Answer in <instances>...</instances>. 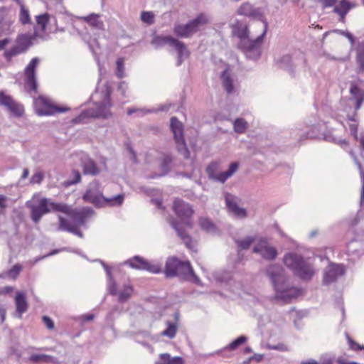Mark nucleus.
I'll use <instances>...</instances> for the list:
<instances>
[{
    "label": "nucleus",
    "mask_w": 364,
    "mask_h": 364,
    "mask_svg": "<svg viewBox=\"0 0 364 364\" xmlns=\"http://www.w3.org/2000/svg\"><path fill=\"white\" fill-rule=\"evenodd\" d=\"M275 290V299L284 303H289L291 299L297 297L300 290L290 286L287 282V277L283 268L277 264H271L266 269Z\"/></svg>",
    "instance_id": "1"
},
{
    "label": "nucleus",
    "mask_w": 364,
    "mask_h": 364,
    "mask_svg": "<svg viewBox=\"0 0 364 364\" xmlns=\"http://www.w3.org/2000/svg\"><path fill=\"white\" fill-rule=\"evenodd\" d=\"M284 263L293 271L294 275L303 281H310L315 274L313 264L298 254L293 252L286 254Z\"/></svg>",
    "instance_id": "2"
},
{
    "label": "nucleus",
    "mask_w": 364,
    "mask_h": 364,
    "mask_svg": "<svg viewBox=\"0 0 364 364\" xmlns=\"http://www.w3.org/2000/svg\"><path fill=\"white\" fill-rule=\"evenodd\" d=\"M112 89L109 85L105 86L103 101L96 104L95 107L82 112L77 117L73 119L75 124L83 122L86 118H104L107 119L112 116L109 111L112 104L111 102Z\"/></svg>",
    "instance_id": "3"
},
{
    "label": "nucleus",
    "mask_w": 364,
    "mask_h": 364,
    "mask_svg": "<svg viewBox=\"0 0 364 364\" xmlns=\"http://www.w3.org/2000/svg\"><path fill=\"white\" fill-rule=\"evenodd\" d=\"M151 43L156 49H159L165 45L173 47L178 53L176 66H180L183 60L189 56V51L185 43L171 36H156L153 38Z\"/></svg>",
    "instance_id": "4"
},
{
    "label": "nucleus",
    "mask_w": 364,
    "mask_h": 364,
    "mask_svg": "<svg viewBox=\"0 0 364 364\" xmlns=\"http://www.w3.org/2000/svg\"><path fill=\"white\" fill-rule=\"evenodd\" d=\"M267 28L268 23L265 22L262 32L258 37L254 40L250 38L239 42L238 48L245 54L247 58L255 61L260 58L262 54L261 47L267 33Z\"/></svg>",
    "instance_id": "5"
},
{
    "label": "nucleus",
    "mask_w": 364,
    "mask_h": 364,
    "mask_svg": "<svg viewBox=\"0 0 364 364\" xmlns=\"http://www.w3.org/2000/svg\"><path fill=\"white\" fill-rule=\"evenodd\" d=\"M31 218L35 223H38L42 216L50 212H65L67 205L65 203H55L49 198H42L38 205H31Z\"/></svg>",
    "instance_id": "6"
},
{
    "label": "nucleus",
    "mask_w": 364,
    "mask_h": 364,
    "mask_svg": "<svg viewBox=\"0 0 364 364\" xmlns=\"http://www.w3.org/2000/svg\"><path fill=\"white\" fill-rule=\"evenodd\" d=\"M208 21L206 16L200 14L186 24L176 26L173 30L174 33L180 38H188L196 33L199 28L206 24Z\"/></svg>",
    "instance_id": "7"
},
{
    "label": "nucleus",
    "mask_w": 364,
    "mask_h": 364,
    "mask_svg": "<svg viewBox=\"0 0 364 364\" xmlns=\"http://www.w3.org/2000/svg\"><path fill=\"white\" fill-rule=\"evenodd\" d=\"M173 209L176 215L183 221L186 226L190 228L193 227L191 218L194 213V210L189 203L177 198L173 202Z\"/></svg>",
    "instance_id": "8"
},
{
    "label": "nucleus",
    "mask_w": 364,
    "mask_h": 364,
    "mask_svg": "<svg viewBox=\"0 0 364 364\" xmlns=\"http://www.w3.org/2000/svg\"><path fill=\"white\" fill-rule=\"evenodd\" d=\"M104 198L102 186L100 183L95 180L89 184L86 192L82 196L85 201L92 203L97 208L103 205Z\"/></svg>",
    "instance_id": "9"
},
{
    "label": "nucleus",
    "mask_w": 364,
    "mask_h": 364,
    "mask_svg": "<svg viewBox=\"0 0 364 364\" xmlns=\"http://www.w3.org/2000/svg\"><path fill=\"white\" fill-rule=\"evenodd\" d=\"M132 269L145 270L153 274H158L162 272L161 265L149 262L148 260L140 256H134L125 262Z\"/></svg>",
    "instance_id": "10"
},
{
    "label": "nucleus",
    "mask_w": 364,
    "mask_h": 364,
    "mask_svg": "<svg viewBox=\"0 0 364 364\" xmlns=\"http://www.w3.org/2000/svg\"><path fill=\"white\" fill-rule=\"evenodd\" d=\"M63 213L67 214L73 220V223H71V225L80 226L85 225L87 219L94 214V210L89 207L80 210L71 209L67 205V210Z\"/></svg>",
    "instance_id": "11"
},
{
    "label": "nucleus",
    "mask_w": 364,
    "mask_h": 364,
    "mask_svg": "<svg viewBox=\"0 0 364 364\" xmlns=\"http://www.w3.org/2000/svg\"><path fill=\"white\" fill-rule=\"evenodd\" d=\"M36 104L42 106V108L37 109V113L40 116L53 115L57 112H65L70 109L68 107L55 105L43 96L38 97Z\"/></svg>",
    "instance_id": "12"
},
{
    "label": "nucleus",
    "mask_w": 364,
    "mask_h": 364,
    "mask_svg": "<svg viewBox=\"0 0 364 364\" xmlns=\"http://www.w3.org/2000/svg\"><path fill=\"white\" fill-rule=\"evenodd\" d=\"M345 268L343 264H338L331 262L324 269L323 276V284L328 285L337 281L344 275Z\"/></svg>",
    "instance_id": "13"
},
{
    "label": "nucleus",
    "mask_w": 364,
    "mask_h": 364,
    "mask_svg": "<svg viewBox=\"0 0 364 364\" xmlns=\"http://www.w3.org/2000/svg\"><path fill=\"white\" fill-rule=\"evenodd\" d=\"M39 63L38 58H33L25 68V83L26 87L31 91H37L36 68Z\"/></svg>",
    "instance_id": "14"
},
{
    "label": "nucleus",
    "mask_w": 364,
    "mask_h": 364,
    "mask_svg": "<svg viewBox=\"0 0 364 364\" xmlns=\"http://www.w3.org/2000/svg\"><path fill=\"white\" fill-rule=\"evenodd\" d=\"M237 14L259 21L262 23V27L264 26V23L267 22L264 16L262 9L254 8L253 6L248 2L243 3L240 6L237 10Z\"/></svg>",
    "instance_id": "15"
},
{
    "label": "nucleus",
    "mask_w": 364,
    "mask_h": 364,
    "mask_svg": "<svg viewBox=\"0 0 364 364\" xmlns=\"http://www.w3.org/2000/svg\"><path fill=\"white\" fill-rule=\"evenodd\" d=\"M239 200L238 197L230 193H225V201L228 210L239 218H245L247 215V211L245 208L238 206Z\"/></svg>",
    "instance_id": "16"
},
{
    "label": "nucleus",
    "mask_w": 364,
    "mask_h": 364,
    "mask_svg": "<svg viewBox=\"0 0 364 364\" xmlns=\"http://www.w3.org/2000/svg\"><path fill=\"white\" fill-rule=\"evenodd\" d=\"M0 105L6 107L16 117H21L23 114V107L17 103L10 96L5 95L4 92H0Z\"/></svg>",
    "instance_id": "17"
},
{
    "label": "nucleus",
    "mask_w": 364,
    "mask_h": 364,
    "mask_svg": "<svg viewBox=\"0 0 364 364\" xmlns=\"http://www.w3.org/2000/svg\"><path fill=\"white\" fill-rule=\"evenodd\" d=\"M176 277H180L184 279H190L197 284H199L200 282V279L195 274L189 262L180 260V265L178 267Z\"/></svg>",
    "instance_id": "18"
},
{
    "label": "nucleus",
    "mask_w": 364,
    "mask_h": 364,
    "mask_svg": "<svg viewBox=\"0 0 364 364\" xmlns=\"http://www.w3.org/2000/svg\"><path fill=\"white\" fill-rule=\"evenodd\" d=\"M39 36L35 31L33 34H22L18 36L16 40V46L22 51L25 53L28 48L34 44V41Z\"/></svg>",
    "instance_id": "19"
},
{
    "label": "nucleus",
    "mask_w": 364,
    "mask_h": 364,
    "mask_svg": "<svg viewBox=\"0 0 364 364\" xmlns=\"http://www.w3.org/2000/svg\"><path fill=\"white\" fill-rule=\"evenodd\" d=\"M168 223L171 226L176 230L178 236L183 241L185 245L191 248L192 239L191 236L181 227V224L175 218L170 217Z\"/></svg>",
    "instance_id": "20"
},
{
    "label": "nucleus",
    "mask_w": 364,
    "mask_h": 364,
    "mask_svg": "<svg viewBox=\"0 0 364 364\" xmlns=\"http://www.w3.org/2000/svg\"><path fill=\"white\" fill-rule=\"evenodd\" d=\"M350 93L352 100H355V109L358 110L364 102V91L355 82L350 83Z\"/></svg>",
    "instance_id": "21"
},
{
    "label": "nucleus",
    "mask_w": 364,
    "mask_h": 364,
    "mask_svg": "<svg viewBox=\"0 0 364 364\" xmlns=\"http://www.w3.org/2000/svg\"><path fill=\"white\" fill-rule=\"evenodd\" d=\"M59 228L58 229L63 231H67L68 232L73 233L77 236H78L80 238H82L84 235L78 229L79 226L76 225H71V223L66 218L59 215Z\"/></svg>",
    "instance_id": "22"
},
{
    "label": "nucleus",
    "mask_w": 364,
    "mask_h": 364,
    "mask_svg": "<svg viewBox=\"0 0 364 364\" xmlns=\"http://www.w3.org/2000/svg\"><path fill=\"white\" fill-rule=\"evenodd\" d=\"M15 303L16 306L17 317L21 318L22 314L28 310V302L25 293L18 291L15 296Z\"/></svg>",
    "instance_id": "23"
},
{
    "label": "nucleus",
    "mask_w": 364,
    "mask_h": 364,
    "mask_svg": "<svg viewBox=\"0 0 364 364\" xmlns=\"http://www.w3.org/2000/svg\"><path fill=\"white\" fill-rule=\"evenodd\" d=\"M178 265H180V259L176 257L168 258L164 270L166 277L168 278L176 277Z\"/></svg>",
    "instance_id": "24"
},
{
    "label": "nucleus",
    "mask_w": 364,
    "mask_h": 364,
    "mask_svg": "<svg viewBox=\"0 0 364 364\" xmlns=\"http://www.w3.org/2000/svg\"><path fill=\"white\" fill-rule=\"evenodd\" d=\"M277 64L279 68L288 71L290 74H293L294 72L296 63L290 55H284L282 56L277 60Z\"/></svg>",
    "instance_id": "25"
},
{
    "label": "nucleus",
    "mask_w": 364,
    "mask_h": 364,
    "mask_svg": "<svg viewBox=\"0 0 364 364\" xmlns=\"http://www.w3.org/2000/svg\"><path fill=\"white\" fill-rule=\"evenodd\" d=\"M171 130L173 134L174 140L184 138L183 125L176 117H172L170 119Z\"/></svg>",
    "instance_id": "26"
},
{
    "label": "nucleus",
    "mask_w": 364,
    "mask_h": 364,
    "mask_svg": "<svg viewBox=\"0 0 364 364\" xmlns=\"http://www.w3.org/2000/svg\"><path fill=\"white\" fill-rule=\"evenodd\" d=\"M97 261L100 262V264L104 267L107 277L108 278V289L109 291V294L112 295H116L117 294V283L113 279L112 272H111V268L107 266L105 262L102 260L97 259Z\"/></svg>",
    "instance_id": "27"
},
{
    "label": "nucleus",
    "mask_w": 364,
    "mask_h": 364,
    "mask_svg": "<svg viewBox=\"0 0 364 364\" xmlns=\"http://www.w3.org/2000/svg\"><path fill=\"white\" fill-rule=\"evenodd\" d=\"M198 224L200 228L210 234L216 235L218 233V229L215 223L208 218L201 217L199 218Z\"/></svg>",
    "instance_id": "28"
},
{
    "label": "nucleus",
    "mask_w": 364,
    "mask_h": 364,
    "mask_svg": "<svg viewBox=\"0 0 364 364\" xmlns=\"http://www.w3.org/2000/svg\"><path fill=\"white\" fill-rule=\"evenodd\" d=\"M155 364H184L183 359L179 356L171 357L169 353H161Z\"/></svg>",
    "instance_id": "29"
},
{
    "label": "nucleus",
    "mask_w": 364,
    "mask_h": 364,
    "mask_svg": "<svg viewBox=\"0 0 364 364\" xmlns=\"http://www.w3.org/2000/svg\"><path fill=\"white\" fill-rule=\"evenodd\" d=\"M232 32L240 39V41L250 39V32L247 25L237 23L233 26Z\"/></svg>",
    "instance_id": "30"
},
{
    "label": "nucleus",
    "mask_w": 364,
    "mask_h": 364,
    "mask_svg": "<svg viewBox=\"0 0 364 364\" xmlns=\"http://www.w3.org/2000/svg\"><path fill=\"white\" fill-rule=\"evenodd\" d=\"M357 73L364 72V41L359 42L356 48Z\"/></svg>",
    "instance_id": "31"
},
{
    "label": "nucleus",
    "mask_w": 364,
    "mask_h": 364,
    "mask_svg": "<svg viewBox=\"0 0 364 364\" xmlns=\"http://www.w3.org/2000/svg\"><path fill=\"white\" fill-rule=\"evenodd\" d=\"M82 171L85 175L92 176H96L100 172L95 162L90 159H85L82 161Z\"/></svg>",
    "instance_id": "32"
},
{
    "label": "nucleus",
    "mask_w": 364,
    "mask_h": 364,
    "mask_svg": "<svg viewBox=\"0 0 364 364\" xmlns=\"http://www.w3.org/2000/svg\"><path fill=\"white\" fill-rule=\"evenodd\" d=\"M218 164L217 162H211L206 168V173L208 178L214 181L220 182V173H218Z\"/></svg>",
    "instance_id": "33"
},
{
    "label": "nucleus",
    "mask_w": 364,
    "mask_h": 364,
    "mask_svg": "<svg viewBox=\"0 0 364 364\" xmlns=\"http://www.w3.org/2000/svg\"><path fill=\"white\" fill-rule=\"evenodd\" d=\"M223 85L227 93L231 94L234 90L233 81L228 70H225L221 74Z\"/></svg>",
    "instance_id": "34"
},
{
    "label": "nucleus",
    "mask_w": 364,
    "mask_h": 364,
    "mask_svg": "<svg viewBox=\"0 0 364 364\" xmlns=\"http://www.w3.org/2000/svg\"><path fill=\"white\" fill-rule=\"evenodd\" d=\"M172 163V159L170 156H165L161 162L160 164V169L161 173L159 175H155L153 176H151V178H154L155 177H160L166 175L170 169H171V165Z\"/></svg>",
    "instance_id": "35"
},
{
    "label": "nucleus",
    "mask_w": 364,
    "mask_h": 364,
    "mask_svg": "<svg viewBox=\"0 0 364 364\" xmlns=\"http://www.w3.org/2000/svg\"><path fill=\"white\" fill-rule=\"evenodd\" d=\"M100 16L95 14H91L90 15L84 17V20L87 22L92 27L98 29L103 30L104 29V23L102 21L99 19Z\"/></svg>",
    "instance_id": "36"
},
{
    "label": "nucleus",
    "mask_w": 364,
    "mask_h": 364,
    "mask_svg": "<svg viewBox=\"0 0 364 364\" xmlns=\"http://www.w3.org/2000/svg\"><path fill=\"white\" fill-rule=\"evenodd\" d=\"M55 358L46 354H33L29 357V360L33 363H55Z\"/></svg>",
    "instance_id": "37"
},
{
    "label": "nucleus",
    "mask_w": 364,
    "mask_h": 364,
    "mask_svg": "<svg viewBox=\"0 0 364 364\" xmlns=\"http://www.w3.org/2000/svg\"><path fill=\"white\" fill-rule=\"evenodd\" d=\"M350 9V3L346 0H341L339 4L334 7L333 11L338 14L341 18H343Z\"/></svg>",
    "instance_id": "38"
},
{
    "label": "nucleus",
    "mask_w": 364,
    "mask_h": 364,
    "mask_svg": "<svg viewBox=\"0 0 364 364\" xmlns=\"http://www.w3.org/2000/svg\"><path fill=\"white\" fill-rule=\"evenodd\" d=\"M239 164L237 162H232L227 171L220 172V182L225 183L238 168Z\"/></svg>",
    "instance_id": "39"
},
{
    "label": "nucleus",
    "mask_w": 364,
    "mask_h": 364,
    "mask_svg": "<svg viewBox=\"0 0 364 364\" xmlns=\"http://www.w3.org/2000/svg\"><path fill=\"white\" fill-rule=\"evenodd\" d=\"M133 287L129 284L124 286L123 289L119 292L118 301L119 303L126 302L132 296Z\"/></svg>",
    "instance_id": "40"
},
{
    "label": "nucleus",
    "mask_w": 364,
    "mask_h": 364,
    "mask_svg": "<svg viewBox=\"0 0 364 364\" xmlns=\"http://www.w3.org/2000/svg\"><path fill=\"white\" fill-rule=\"evenodd\" d=\"M124 194H118L111 198H104L103 205L105 203H108L111 206H118L121 205L124 201Z\"/></svg>",
    "instance_id": "41"
},
{
    "label": "nucleus",
    "mask_w": 364,
    "mask_h": 364,
    "mask_svg": "<svg viewBox=\"0 0 364 364\" xmlns=\"http://www.w3.org/2000/svg\"><path fill=\"white\" fill-rule=\"evenodd\" d=\"M178 151L185 158L188 159L190 152L187 148L184 138L175 140Z\"/></svg>",
    "instance_id": "42"
},
{
    "label": "nucleus",
    "mask_w": 364,
    "mask_h": 364,
    "mask_svg": "<svg viewBox=\"0 0 364 364\" xmlns=\"http://www.w3.org/2000/svg\"><path fill=\"white\" fill-rule=\"evenodd\" d=\"M255 237L247 236L244 239L235 240V243L241 250H247L250 248L251 245L255 242Z\"/></svg>",
    "instance_id": "43"
},
{
    "label": "nucleus",
    "mask_w": 364,
    "mask_h": 364,
    "mask_svg": "<svg viewBox=\"0 0 364 364\" xmlns=\"http://www.w3.org/2000/svg\"><path fill=\"white\" fill-rule=\"evenodd\" d=\"M233 126H234V130L235 132H237L238 134H242L247 129L248 124L242 118H237L235 120V122L233 123Z\"/></svg>",
    "instance_id": "44"
},
{
    "label": "nucleus",
    "mask_w": 364,
    "mask_h": 364,
    "mask_svg": "<svg viewBox=\"0 0 364 364\" xmlns=\"http://www.w3.org/2000/svg\"><path fill=\"white\" fill-rule=\"evenodd\" d=\"M277 256V250L274 247L267 245L262 257L267 260H274Z\"/></svg>",
    "instance_id": "45"
},
{
    "label": "nucleus",
    "mask_w": 364,
    "mask_h": 364,
    "mask_svg": "<svg viewBox=\"0 0 364 364\" xmlns=\"http://www.w3.org/2000/svg\"><path fill=\"white\" fill-rule=\"evenodd\" d=\"M115 75L119 79L125 77L124 60L122 58H119L117 60Z\"/></svg>",
    "instance_id": "46"
},
{
    "label": "nucleus",
    "mask_w": 364,
    "mask_h": 364,
    "mask_svg": "<svg viewBox=\"0 0 364 364\" xmlns=\"http://www.w3.org/2000/svg\"><path fill=\"white\" fill-rule=\"evenodd\" d=\"M50 16L48 14L45 13L36 16V23L41 26V31L45 32L47 24L49 22Z\"/></svg>",
    "instance_id": "47"
},
{
    "label": "nucleus",
    "mask_w": 364,
    "mask_h": 364,
    "mask_svg": "<svg viewBox=\"0 0 364 364\" xmlns=\"http://www.w3.org/2000/svg\"><path fill=\"white\" fill-rule=\"evenodd\" d=\"M247 340V336H240L237 337L236 339H235L233 341H232L228 346L225 347V349H228L229 350H235L237 349L240 346L245 343Z\"/></svg>",
    "instance_id": "48"
},
{
    "label": "nucleus",
    "mask_w": 364,
    "mask_h": 364,
    "mask_svg": "<svg viewBox=\"0 0 364 364\" xmlns=\"http://www.w3.org/2000/svg\"><path fill=\"white\" fill-rule=\"evenodd\" d=\"M72 176L73 178H68L64 181L63 184L65 187L76 184L81 181V175L78 171L73 170L72 171Z\"/></svg>",
    "instance_id": "49"
},
{
    "label": "nucleus",
    "mask_w": 364,
    "mask_h": 364,
    "mask_svg": "<svg viewBox=\"0 0 364 364\" xmlns=\"http://www.w3.org/2000/svg\"><path fill=\"white\" fill-rule=\"evenodd\" d=\"M177 326L175 323L168 322V327L162 332V335L173 338L176 333Z\"/></svg>",
    "instance_id": "50"
},
{
    "label": "nucleus",
    "mask_w": 364,
    "mask_h": 364,
    "mask_svg": "<svg viewBox=\"0 0 364 364\" xmlns=\"http://www.w3.org/2000/svg\"><path fill=\"white\" fill-rule=\"evenodd\" d=\"M23 53L21 50L17 47V46H13L11 49L4 52V58L7 61H10L11 58L17 55Z\"/></svg>",
    "instance_id": "51"
},
{
    "label": "nucleus",
    "mask_w": 364,
    "mask_h": 364,
    "mask_svg": "<svg viewBox=\"0 0 364 364\" xmlns=\"http://www.w3.org/2000/svg\"><path fill=\"white\" fill-rule=\"evenodd\" d=\"M267 245V240L265 238H261L259 242L255 245L253 247V252L260 254L261 255L264 251L265 247Z\"/></svg>",
    "instance_id": "52"
},
{
    "label": "nucleus",
    "mask_w": 364,
    "mask_h": 364,
    "mask_svg": "<svg viewBox=\"0 0 364 364\" xmlns=\"http://www.w3.org/2000/svg\"><path fill=\"white\" fill-rule=\"evenodd\" d=\"M12 21L2 18L0 20V33L9 34L11 31Z\"/></svg>",
    "instance_id": "53"
},
{
    "label": "nucleus",
    "mask_w": 364,
    "mask_h": 364,
    "mask_svg": "<svg viewBox=\"0 0 364 364\" xmlns=\"http://www.w3.org/2000/svg\"><path fill=\"white\" fill-rule=\"evenodd\" d=\"M19 19L23 24L28 23L31 21L29 11L24 6H21Z\"/></svg>",
    "instance_id": "54"
},
{
    "label": "nucleus",
    "mask_w": 364,
    "mask_h": 364,
    "mask_svg": "<svg viewBox=\"0 0 364 364\" xmlns=\"http://www.w3.org/2000/svg\"><path fill=\"white\" fill-rule=\"evenodd\" d=\"M141 19L143 22L151 25L154 21V14L151 11H142L141 14Z\"/></svg>",
    "instance_id": "55"
},
{
    "label": "nucleus",
    "mask_w": 364,
    "mask_h": 364,
    "mask_svg": "<svg viewBox=\"0 0 364 364\" xmlns=\"http://www.w3.org/2000/svg\"><path fill=\"white\" fill-rule=\"evenodd\" d=\"M21 270H22V266L20 264H16L9 271L8 274L10 277H11L13 279H16L19 275Z\"/></svg>",
    "instance_id": "56"
},
{
    "label": "nucleus",
    "mask_w": 364,
    "mask_h": 364,
    "mask_svg": "<svg viewBox=\"0 0 364 364\" xmlns=\"http://www.w3.org/2000/svg\"><path fill=\"white\" fill-rule=\"evenodd\" d=\"M346 338L348 340L349 347L353 350H364V346H361L354 341L348 334L346 333Z\"/></svg>",
    "instance_id": "57"
},
{
    "label": "nucleus",
    "mask_w": 364,
    "mask_h": 364,
    "mask_svg": "<svg viewBox=\"0 0 364 364\" xmlns=\"http://www.w3.org/2000/svg\"><path fill=\"white\" fill-rule=\"evenodd\" d=\"M356 164L359 168L360 175V178L362 179V183H363L361 194H360V205H362L364 203V170L363 169L362 166L360 162L356 161Z\"/></svg>",
    "instance_id": "58"
},
{
    "label": "nucleus",
    "mask_w": 364,
    "mask_h": 364,
    "mask_svg": "<svg viewBox=\"0 0 364 364\" xmlns=\"http://www.w3.org/2000/svg\"><path fill=\"white\" fill-rule=\"evenodd\" d=\"M44 178V175L42 172L38 171L35 173L31 178L30 182L33 184H40Z\"/></svg>",
    "instance_id": "59"
},
{
    "label": "nucleus",
    "mask_w": 364,
    "mask_h": 364,
    "mask_svg": "<svg viewBox=\"0 0 364 364\" xmlns=\"http://www.w3.org/2000/svg\"><path fill=\"white\" fill-rule=\"evenodd\" d=\"M117 90L123 97H127L126 92L128 90V85L125 81H121L119 83Z\"/></svg>",
    "instance_id": "60"
},
{
    "label": "nucleus",
    "mask_w": 364,
    "mask_h": 364,
    "mask_svg": "<svg viewBox=\"0 0 364 364\" xmlns=\"http://www.w3.org/2000/svg\"><path fill=\"white\" fill-rule=\"evenodd\" d=\"M334 32L346 37L349 40L351 45L354 44L355 39L354 36L350 32L346 31H342V30H335Z\"/></svg>",
    "instance_id": "61"
},
{
    "label": "nucleus",
    "mask_w": 364,
    "mask_h": 364,
    "mask_svg": "<svg viewBox=\"0 0 364 364\" xmlns=\"http://www.w3.org/2000/svg\"><path fill=\"white\" fill-rule=\"evenodd\" d=\"M42 319H43L44 324L46 326V327L48 329L54 328V323L50 317H48L47 316H43Z\"/></svg>",
    "instance_id": "62"
},
{
    "label": "nucleus",
    "mask_w": 364,
    "mask_h": 364,
    "mask_svg": "<svg viewBox=\"0 0 364 364\" xmlns=\"http://www.w3.org/2000/svg\"><path fill=\"white\" fill-rule=\"evenodd\" d=\"M318 1L319 3H321L322 5V7L323 9H325V8L331 7V6H334V4L336 2V0H318Z\"/></svg>",
    "instance_id": "63"
},
{
    "label": "nucleus",
    "mask_w": 364,
    "mask_h": 364,
    "mask_svg": "<svg viewBox=\"0 0 364 364\" xmlns=\"http://www.w3.org/2000/svg\"><path fill=\"white\" fill-rule=\"evenodd\" d=\"M333 360L334 359L333 357L325 355L321 358V364H333Z\"/></svg>",
    "instance_id": "64"
}]
</instances>
